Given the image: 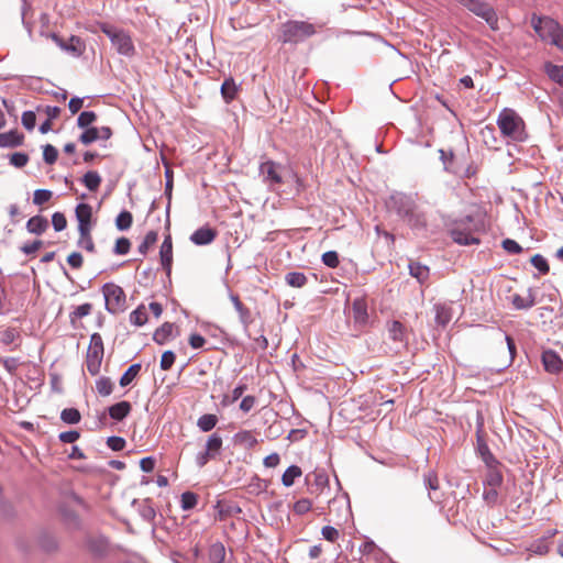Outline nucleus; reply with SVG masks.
I'll return each instance as SVG.
<instances>
[{
    "label": "nucleus",
    "mask_w": 563,
    "mask_h": 563,
    "mask_svg": "<svg viewBox=\"0 0 563 563\" xmlns=\"http://www.w3.org/2000/svg\"><path fill=\"white\" fill-rule=\"evenodd\" d=\"M387 208L397 213L412 230H427V213L410 196L402 192L393 194L387 200Z\"/></svg>",
    "instance_id": "1"
},
{
    "label": "nucleus",
    "mask_w": 563,
    "mask_h": 563,
    "mask_svg": "<svg viewBox=\"0 0 563 563\" xmlns=\"http://www.w3.org/2000/svg\"><path fill=\"white\" fill-rule=\"evenodd\" d=\"M501 135L511 142H523L528 139L523 119L510 108H504L497 118Z\"/></svg>",
    "instance_id": "2"
},
{
    "label": "nucleus",
    "mask_w": 563,
    "mask_h": 563,
    "mask_svg": "<svg viewBox=\"0 0 563 563\" xmlns=\"http://www.w3.org/2000/svg\"><path fill=\"white\" fill-rule=\"evenodd\" d=\"M531 25L542 41L555 45L563 52V29L558 21L533 14Z\"/></svg>",
    "instance_id": "3"
},
{
    "label": "nucleus",
    "mask_w": 563,
    "mask_h": 563,
    "mask_svg": "<svg viewBox=\"0 0 563 563\" xmlns=\"http://www.w3.org/2000/svg\"><path fill=\"white\" fill-rule=\"evenodd\" d=\"M318 25L308 21L289 20L282 24L280 41L283 43L298 44L313 36Z\"/></svg>",
    "instance_id": "4"
},
{
    "label": "nucleus",
    "mask_w": 563,
    "mask_h": 563,
    "mask_svg": "<svg viewBox=\"0 0 563 563\" xmlns=\"http://www.w3.org/2000/svg\"><path fill=\"white\" fill-rule=\"evenodd\" d=\"M462 7L483 19L493 31L499 30L498 15L495 9L482 0H456Z\"/></svg>",
    "instance_id": "5"
},
{
    "label": "nucleus",
    "mask_w": 563,
    "mask_h": 563,
    "mask_svg": "<svg viewBox=\"0 0 563 563\" xmlns=\"http://www.w3.org/2000/svg\"><path fill=\"white\" fill-rule=\"evenodd\" d=\"M476 225L472 217H465L455 221L450 230V235L454 242L461 245L478 244L479 240L474 236Z\"/></svg>",
    "instance_id": "6"
},
{
    "label": "nucleus",
    "mask_w": 563,
    "mask_h": 563,
    "mask_svg": "<svg viewBox=\"0 0 563 563\" xmlns=\"http://www.w3.org/2000/svg\"><path fill=\"white\" fill-rule=\"evenodd\" d=\"M102 294L108 312L115 314L125 310L126 297L120 286L107 283L102 286Z\"/></svg>",
    "instance_id": "7"
},
{
    "label": "nucleus",
    "mask_w": 563,
    "mask_h": 563,
    "mask_svg": "<svg viewBox=\"0 0 563 563\" xmlns=\"http://www.w3.org/2000/svg\"><path fill=\"white\" fill-rule=\"evenodd\" d=\"M104 354L103 341L99 333H93L90 336V343L86 355L87 371L91 375H97L100 372Z\"/></svg>",
    "instance_id": "8"
},
{
    "label": "nucleus",
    "mask_w": 563,
    "mask_h": 563,
    "mask_svg": "<svg viewBox=\"0 0 563 563\" xmlns=\"http://www.w3.org/2000/svg\"><path fill=\"white\" fill-rule=\"evenodd\" d=\"M101 30L110 38L118 53L126 56L133 54L134 46L129 34L111 25H103Z\"/></svg>",
    "instance_id": "9"
},
{
    "label": "nucleus",
    "mask_w": 563,
    "mask_h": 563,
    "mask_svg": "<svg viewBox=\"0 0 563 563\" xmlns=\"http://www.w3.org/2000/svg\"><path fill=\"white\" fill-rule=\"evenodd\" d=\"M280 169L282 166L274 161L267 159L261 163L260 175L268 188L275 189L283 183Z\"/></svg>",
    "instance_id": "10"
},
{
    "label": "nucleus",
    "mask_w": 563,
    "mask_h": 563,
    "mask_svg": "<svg viewBox=\"0 0 563 563\" xmlns=\"http://www.w3.org/2000/svg\"><path fill=\"white\" fill-rule=\"evenodd\" d=\"M76 219L78 221V231L86 233L92 229V208L88 203H78L75 210Z\"/></svg>",
    "instance_id": "11"
},
{
    "label": "nucleus",
    "mask_w": 563,
    "mask_h": 563,
    "mask_svg": "<svg viewBox=\"0 0 563 563\" xmlns=\"http://www.w3.org/2000/svg\"><path fill=\"white\" fill-rule=\"evenodd\" d=\"M544 369L550 374H559L563 369V361L560 355L552 351L547 350L541 356Z\"/></svg>",
    "instance_id": "12"
},
{
    "label": "nucleus",
    "mask_w": 563,
    "mask_h": 563,
    "mask_svg": "<svg viewBox=\"0 0 563 563\" xmlns=\"http://www.w3.org/2000/svg\"><path fill=\"white\" fill-rule=\"evenodd\" d=\"M217 236V231L209 228L202 227L197 229L191 235L190 241L196 245H208L213 242Z\"/></svg>",
    "instance_id": "13"
},
{
    "label": "nucleus",
    "mask_w": 563,
    "mask_h": 563,
    "mask_svg": "<svg viewBox=\"0 0 563 563\" xmlns=\"http://www.w3.org/2000/svg\"><path fill=\"white\" fill-rule=\"evenodd\" d=\"M230 299L234 306V309L239 313V318L244 329L246 330L250 324L253 322L252 313L249 308H246L243 302L240 300L238 295L230 294Z\"/></svg>",
    "instance_id": "14"
},
{
    "label": "nucleus",
    "mask_w": 563,
    "mask_h": 563,
    "mask_svg": "<svg viewBox=\"0 0 563 563\" xmlns=\"http://www.w3.org/2000/svg\"><path fill=\"white\" fill-rule=\"evenodd\" d=\"M353 319L358 324H366L368 321L367 302L364 298H356L352 303Z\"/></svg>",
    "instance_id": "15"
},
{
    "label": "nucleus",
    "mask_w": 563,
    "mask_h": 563,
    "mask_svg": "<svg viewBox=\"0 0 563 563\" xmlns=\"http://www.w3.org/2000/svg\"><path fill=\"white\" fill-rule=\"evenodd\" d=\"M159 257L162 266L169 273L173 262V242L169 234L165 236L161 245Z\"/></svg>",
    "instance_id": "16"
},
{
    "label": "nucleus",
    "mask_w": 563,
    "mask_h": 563,
    "mask_svg": "<svg viewBox=\"0 0 563 563\" xmlns=\"http://www.w3.org/2000/svg\"><path fill=\"white\" fill-rule=\"evenodd\" d=\"M388 335L394 342L400 344H406L407 342L406 328L399 321L395 320L388 324Z\"/></svg>",
    "instance_id": "17"
},
{
    "label": "nucleus",
    "mask_w": 563,
    "mask_h": 563,
    "mask_svg": "<svg viewBox=\"0 0 563 563\" xmlns=\"http://www.w3.org/2000/svg\"><path fill=\"white\" fill-rule=\"evenodd\" d=\"M131 404L129 401L123 400L110 406L108 411L111 419L121 421L131 412Z\"/></svg>",
    "instance_id": "18"
},
{
    "label": "nucleus",
    "mask_w": 563,
    "mask_h": 563,
    "mask_svg": "<svg viewBox=\"0 0 563 563\" xmlns=\"http://www.w3.org/2000/svg\"><path fill=\"white\" fill-rule=\"evenodd\" d=\"M23 142V135L15 130L0 133V147H16Z\"/></svg>",
    "instance_id": "19"
},
{
    "label": "nucleus",
    "mask_w": 563,
    "mask_h": 563,
    "mask_svg": "<svg viewBox=\"0 0 563 563\" xmlns=\"http://www.w3.org/2000/svg\"><path fill=\"white\" fill-rule=\"evenodd\" d=\"M409 274L415 277L420 284H423L428 280L430 271L426 265L420 264L419 262H410L409 263Z\"/></svg>",
    "instance_id": "20"
},
{
    "label": "nucleus",
    "mask_w": 563,
    "mask_h": 563,
    "mask_svg": "<svg viewBox=\"0 0 563 563\" xmlns=\"http://www.w3.org/2000/svg\"><path fill=\"white\" fill-rule=\"evenodd\" d=\"M423 483H424L426 488L429 490L430 500L435 501L437 497L433 495V493H435L440 488L439 478H438V475L435 474V472H433V471L427 472L423 475Z\"/></svg>",
    "instance_id": "21"
},
{
    "label": "nucleus",
    "mask_w": 563,
    "mask_h": 563,
    "mask_svg": "<svg viewBox=\"0 0 563 563\" xmlns=\"http://www.w3.org/2000/svg\"><path fill=\"white\" fill-rule=\"evenodd\" d=\"M47 228L48 221L42 216H34L26 223L27 231L34 234H42Z\"/></svg>",
    "instance_id": "22"
},
{
    "label": "nucleus",
    "mask_w": 563,
    "mask_h": 563,
    "mask_svg": "<svg viewBox=\"0 0 563 563\" xmlns=\"http://www.w3.org/2000/svg\"><path fill=\"white\" fill-rule=\"evenodd\" d=\"M173 331L174 324L165 322L154 332L153 340L158 344H164L173 335Z\"/></svg>",
    "instance_id": "23"
},
{
    "label": "nucleus",
    "mask_w": 563,
    "mask_h": 563,
    "mask_svg": "<svg viewBox=\"0 0 563 563\" xmlns=\"http://www.w3.org/2000/svg\"><path fill=\"white\" fill-rule=\"evenodd\" d=\"M544 71L552 81L563 87V66L545 63Z\"/></svg>",
    "instance_id": "24"
},
{
    "label": "nucleus",
    "mask_w": 563,
    "mask_h": 563,
    "mask_svg": "<svg viewBox=\"0 0 563 563\" xmlns=\"http://www.w3.org/2000/svg\"><path fill=\"white\" fill-rule=\"evenodd\" d=\"M435 322L440 325H446L452 320V309L446 305H435Z\"/></svg>",
    "instance_id": "25"
},
{
    "label": "nucleus",
    "mask_w": 563,
    "mask_h": 563,
    "mask_svg": "<svg viewBox=\"0 0 563 563\" xmlns=\"http://www.w3.org/2000/svg\"><path fill=\"white\" fill-rule=\"evenodd\" d=\"M238 92V86L232 77L227 78L221 85V95L227 102L232 101Z\"/></svg>",
    "instance_id": "26"
},
{
    "label": "nucleus",
    "mask_w": 563,
    "mask_h": 563,
    "mask_svg": "<svg viewBox=\"0 0 563 563\" xmlns=\"http://www.w3.org/2000/svg\"><path fill=\"white\" fill-rule=\"evenodd\" d=\"M222 443V437L214 432L208 438L205 450L209 452L213 457H216L220 454Z\"/></svg>",
    "instance_id": "27"
},
{
    "label": "nucleus",
    "mask_w": 563,
    "mask_h": 563,
    "mask_svg": "<svg viewBox=\"0 0 563 563\" xmlns=\"http://www.w3.org/2000/svg\"><path fill=\"white\" fill-rule=\"evenodd\" d=\"M235 444L251 449L257 444L256 438L249 430H243L234 434Z\"/></svg>",
    "instance_id": "28"
},
{
    "label": "nucleus",
    "mask_w": 563,
    "mask_h": 563,
    "mask_svg": "<svg viewBox=\"0 0 563 563\" xmlns=\"http://www.w3.org/2000/svg\"><path fill=\"white\" fill-rule=\"evenodd\" d=\"M225 560V548L221 542H216L209 548L210 563H223Z\"/></svg>",
    "instance_id": "29"
},
{
    "label": "nucleus",
    "mask_w": 563,
    "mask_h": 563,
    "mask_svg": "<svg viewBox=\"0 0 563 563\" xmlns=\"http://www.w3.org/2000/svg\"><path fill=\"white\" fill-rule=\"evenodd\" d=\"M512 305L516 309L527 310L532 308L536 305V300L531 291H529L528 296L523 297L520 295L512 296Z\"/></svg>",
    "instance_id": "30"
},
{
    "label": "nucleus",
    "mask_w": 563,
    "mask_h": 563,
    "mask_svg": "<svg viewBox=\"0 0 563 563\" xmlns=\"http://www.w3.org/2000/svg\"><path fill=\"white\" fill-rule=\"evenodd\" d=\"M302 475L301 468L297 465L289 466L282 476V483L285 487L294 485L295 479Z\"/></svg>",
    "instance_id": "31"
},
{
    "label": "nucleus",
    "mask_w": 563,
    "mask_h": 563,
    "mask_svg": "<svg viewBox=\"0 0 563 563\" xmlns=\"http://www.w3.org/2000/svg\"><path fill=\"white\" fill-rule=\"evenodd\" d=\"M82 183L90 191H96L101 184V177L96 170H90L84 175Z\"/></svg>",
    "instance_id": "32"
},
{
    "label": "nucleus",
    "mask_w": 563,
    "mask_h": 563,
    "mask_svg": "<svg viewBox=\"0 0 563 563\" xmlns=\"http://www.w3.org/2000/svg\"><path fill=\"white\" fill-rule=\"evenodd\" d=\"M217 423L218 418L212 413L202 415L197 421L198 428L203 432L211 431L217 426Z\"/></svg>",
    "instance_id": "33"
},
{
    "label": "nucleus",
    "mask_w": 563,
    "mask_h": 563,
    "mask_svg": "<svg viewBox=\"0 0 563 563\" xmlns=\"http://www.w3.org/2000/svg\"><path fill=\"white\" fill-rule=\"evenodd\" d=\"M484 483L490 488H497L503 484V475L496 467L490 466Z\"/></svg>",
    "instance_id": "34"
},
{
    "label": "nucleus",
    "mask_w": 563,
    "mask_h": 563,
    "mask_svg": "<svg viewBox=\"0 0 563 563\" xmlns=\"http://www.w3.org/2000/svg\"><path fill=\"white\" fill-rule=\"evenodd\" d=\"M96 390L100 396L107 397L113 390V383L109 377L101 376L96 380Z\"/></svg>",
    "instance_id": "35"
},
{
    "label": "nucleus",
    "mask_w": 563,
    "mask_h": 563,
    "mask_svg": "<svg viewBox=\"0 0 563 563\" xmlns=\"http://www.w3.org/2000/svg\"><path fill=\"white\" fill-rule=\"evenodd\" d=\"M147 321L146 309L143 305L139 306L130 313V322L136 327H142Z\"/></svg>",
    "instance_id": "36"
},
{
    "label": "nucleus",
    "mask_w": 563,
    "mask_h": 563,
    "mask_svg": "<svg viewBox=\"0 0 563 563\" xmlns=\"http://www.w3.org/2000/svg\"><path fill=\"white\" fill-rule=\"evenodd\" d=\"M286 283L296 288H301L307 283V277L303 273L300 272H290L285 276Z\"/></svg>",
    "instance_id": "37"
},
{
    "label": "nucleus",
    "mask_w": 563,
    "mask_h": 563,
    "mask_svg": "<svg viewBox=\"0 0 563 563\" xmlns=\"http://www.w3.org/2000/svg\"><path fill=\"white\" fill-rule=\"evenodd\" d=\"M529 552L538 555H544L549 552L548 538H540L533 541L527 549Z\"/></svg>",
    "instance_id": "38"
},
{
    "label": "nucleus",
    "mask_w": 563,
    "mask_h": 563,
    "mask_svg": "<svg viewBox=\"0 0 563 563\" xmlns=\"http://www.w3.org/2000/svg\"><path fill=\"white\" fill-rule=\"evenodd\" d=\"M141 371V364H132L121 376L120 378V385L122 387H125L130 385L133 379L137 376V374Z\"/></svg>",
    "instance_id": "39"
},
{
    "label": "nucleus",
    "mask_w": 563,
    "mask_h": 563,
    "mask_svg": "<svg viewBox=\"0 0 563 563\" xmlns=\"http://www.w3.org/2000/svg\"><path fill=\"white\" fill-rule=\"evenodd\" d=\"M60 419L68 424H76L80 421L81 415L76 408H66L60 412Z\"/></svg>",
    "instance_id": "40"
},
{
    "label": "nucleus",
    "mask_w": 563,
    "mask_h": 563,
    "mask_svg": "<svg viewBox=\"0 0 563 563\" xmlns=\"http://www.w3.org/2000/svg\"><path fill=\"white\" fill-rule=\"evenodd\" d=\"M132 222H133L132 213L126 210L121 211L115 219V225H117L118 230H120V231H125V230L130 229L132 225Z\"/></svg>",
    "instance_id": "41"
},
{
    "label": "nucleus",
    "mask_w": 563,
    "mask_h": 563,
    "mask_svg": "<svg viewBox=\"0 0 563 563\" xmlns=\"http://www.w3.org/2000/svg\"><path fill=\"white\" fill-rule=\"evenodd\" d=\"M139 511L140 515L147 521H152L156 516L155 509L152 506L150 499H144L139 504Z\"/></svg>",
    "instance_id": "42"
},
{
    "label": "nucleus",
    "mask_w": 563,
    "mask_h": 563,
    "mask_svg": "<svg viewBox=\"0 0 563 563\" xmlns=\"http://www.w3.org/2000/svg\"><path fill=\"white\" fill-rule=\"evenodd\" d=\"M158 234L155 231H150L146 233L143 242L139 245V252L142 255H145L147 251L157 242Z\"/></svg>",
    "instance_id": "43"
},
{
    "label": "nucleus",
    "mask_w": 563,
    "mask_h": 563,
    "mask_svg": "<svg viewBox=\"0 0 563 563\" xmlns=\"http://www.w3.org/2000/svg\"><path fill=\"white\" fill-rule=\"evenodd\" d=\"M198 503L197 495L191 492H185L181 494L180 504L184 510H190L196 507Z\"/></svg>",
    "instance_id": "44"
},
{
    "label": "nucleus",
    "mask_w": 563,
    "mask_h": 563,
    "mask_svg": "<svg viewBox=\"0 0 563 563\" xmlns=\"http://www.w3.org/2000/svg\"><path fill=\"white\" fill-rule=\"evenodd\" d=\"M97 119L93 111H82L77 119V125L81 129L89 128Z\"/></svg>",
    "instance_id": "45"
},
{
    "label": "nucleus",
    "mask_w": 563,
    "mask_h": 563,
    "mask_svg": "<svg viewBox=\"0 0 563 563\" xmlns=\"http://www.w3.org/2000/svg\"><path fill=\"white\" fill-rule=\"evenodd\" d=\"M90 232L91 231H87L86 233L79 232L80 236H79V240H78V245L81 249H85L88 252H93L95 244H93V241H92Z\"/></svg>",
    "instance_id": "46"
},
{
    "label": "nucleus",
    "mask_w": 563,
    "mask_h": 563,
    "mask_svg": "<svg viewBox=\"0 0 563 563\" xmlns=\"http://www.w3.org/2000/svg\"><path fill=\"white\" fill-rule=\"evenodd\" d=\"M53 196V192L48 189H36L33 195V202L41 206L47 202Z\"/></svg>",
    "instance_id": "47"
},
{
    "label": "nucleus",
    "mask_w": 563,
    "mask_h": 563,
    "mask_svg": "<svg viewBox=\"0 0 563 563\" xmlns=\"http://www.w3.org/2000/svg\"><path fill=\"white\" fill-rule=\"evenodd\" d=\"M92 310V305L91 303H82L80 306H78L70 314V319L71 321L74 322L75 319H81L88 314H90Z\"/></svg>",
    "instance_id": "48"
},
{
    "label": "nucleus",
    "mask_w": 563,
    "mask_h": 563,
    "mask_svg": "<svg viewBox=\"0 0 563 563\" xmlns=\"http://www.w3.org/2000/svg\"><path fill=\"white\" fill-rule=\"evenodd\" d=\"M58 152L53 145L46 144L43 147V159L45 161V163L52 165L56 162Z\"/></svg>",
    "instance_id": "49"
},
{
    "label": "nucleus",
    "mask_w": 563,
    "mask_h": 563,
    "mask_svg": "<svg viewBox=\"0 0 563 563\" xmlns=\"http://www.w3.org/2000/svg\"><path fill=\"white\" fill-rule=\"evenodd\" d=\"M312 507V503L308 498H301L294 504L295 514L301 516L307 514Z\"/></svg>",
    "instance_id": "50"
},
{
    "label": "nucleus",
    "mask_w": 563,
    "mask_h": 563,
    "mask_svg": "<svg viewBox=\"0 0 563 563\" xmlns=\"http://www.w3.org/2000/svg\"><path fill=\"white\" fill-rule=\"evenodd\" d=\"M97 140H98L97 128H86L85 131L79 136V141L85 145H89Z\"/></svg>",
    "instance_id": "51"
},
{
    "label": "nucleus",
    "mask_w": 563,
    "mask_h": 563,
    "mask_svg": "<svg viewBox=\"0 0 563 563\" xmlns=\"http://www.w3.org/2000/svg\"><path fill=\"white\" fill-rule=\"evenodd\" d=\"M531 264L541 273V274H547L550 269L549 267V264L547 262V260L540 255V254H536L532 256L531 258Z\"/></svg>",
    "instance_id": "52"
},
{
    "label": "nucleus",
    "mask_w": 563,
    "mask_h": 563,
    "mask_svg": "<svg viewBox=\"0 0 563 563\" xmlns=\"http://www.w3.org/2000/svg\"><path fill=\"white\" fill-rule=\"evenodd\" d=\"M322 262L330 268H335L339 265V255L335 251H328L322 255Z\"/></svg>",
    "instance_id": "53"
},
{
    "label": "nucleus",
    "mask_w": 563,
    "mask_h": 563,
    "mask_svg": "<svg viewBox=\"0 0 563 563\" xmlns=\"http://www.w3.org/2000/svg\"><path fill=\"white\" fill-rule=\"evenodd\" d=\"M52 224L54 227V230L59 232L66 229L67 220L62 212H55L52 216Z\"/></svg>",
    "instance_id": "54"
},
{
    "label": "nucleus",
    "mask_w": 563,
    "mask_h": 563,
    "mask_svg": "<svg viewBox=\"0 0 563 563\" xmlns=\"http://www.w3.org/2000/svg\"><path fill=\"white\" fill-rule=\"evenodd\" d=\"M130 246H131V243H130L129 239L120 238L117 240L113 251L118 255H125L129 253Z\"/></svg>",
    "instance_id": "55"
},
{
    "label": "nucleus",
    "mask_w": 563,
    "mask_h": 563,
    "mask_svg": "<svg viewBox=\"0 0 563 563\" xmlns=\"http://www.w3.org/2000/svg\"><path fill=\"white\" fill-rule=\"evenodd\" d=\"M21 121L26 130L32 131L35 126L36 115L33 111H24Z\"/></svg>",
    "instance_id": "56"
},
{
    "label": "nucleus",
    "mask_w": 563,
    "mask_h": 563,
    "mask_svg": "<svg viewBox=\"0 0 563 563\" xmlns=\"http://www.w3.org/2000/svg\"><path fill=\"white\" fill-rule=\"evenodd\" d=\"M175 353L173 351H166L163 353L161 358V368L163 371H168L172 368L174 362H175Z\"/></svg>",
    "instance_id": "57"
},
{
    "label": "nucleus",
    "mask_w": 563,
    "mask_h": 563,
    "mask_svg": "<svg viewBox=\"0 0 563 563\" xmlns=\"http://www.w3.org/2000/svg\"><path fill=\"white\" fill-rule=\"evenodd\" d=\"M321 534L325 540L330 542H335L340 536L338 529L332 526H324L321 530Z\"/></svg>",
    "instance_id": "58"
},
{
    "label": "nucleus",
    "mask_w": 563,
    "mask_h": 563,
    "mask_svg": "<svg viewBox=\"0 0 563 563\" xmlns=\"http://www.w3.org/2000/svg\"><path fill=\"white\" fill-rule=\"evenodd\" d=\"M27 162H29V157L24 153H13L10 156L11 165H13L14 167H18V168L25 166L27 164Z\"/></svg>",
    "instance_id": "59"
},
{
    "label": "nucleus",
    "mask_w": 563,
    "mask_h": 563,
    "mask_svg": "<svg viewBox=\"0 0 563 563\" xmlns=\"http://www.w3.org/2000/svg\"><path fill=\"white\" fill-rule=\"evenodd\" d=\"M42 241L40 240H35L31 243H25L23 244L20 250L25 254V255H33L35 254L38 249L42 246Z\"/></svg>",
    "instance_id": "60"
},
{
    "label": "nucleus",
    "mask_w": 563,
    "mask_h": 563,
    "mask_svg": "<svg viewBox=\"0 0 563 563\" xmlns=\"http://www.w3.org/2000/svg\"><path fill=\"white\" fill-rule=\"evenodd\" d=\"M80 437V433L75 430L65 431L59 433L58 439L63 443H74L76 442Z\"/></svg>",
    "instance_id": "61"
},
{
    "label": "nucleus",
    "mask_w": 563,
    "mask_h": 563,
    "mask_svg": "<svg viewBox=\"0 0 563 563\" xmlns=\"http://www.w3.org/2000/svg\"><path fill=\"white\" fill-rule=\"evenodd\" d=\"M107 444L113 451H121L125 446V440L121 437H110L107 440Z\"/></svg>",
    "instance_id": "62"
},
{
    "label": "nucleus",
    "mask_w": 563,
    "mask_h": 563,
    "mask_svg": "<svg viewBox=\"0 0 563 563\" xmlns=\"http://www.w3.org/2000/svg\"><path fill=\"white\" fill-rule=\"evenodd\" d=\"M503 247L505 251L511 254H519L522 251V247L511 239H506L503 241Z\"/></svg>",
    "instance_id": "63"
},
{
    "label": "nucleus",
    "mask_w": 563,
    "mask_h": 563,
    "mask_svg": "<svg viewBox=\"0 0 563 563\" xmlns=\"http://www.w3.org/2000/svg\"><path fill=\"white\" fill-rule=\"evenodd\" d=\"M67 46L69 49H65L66 52H70L74 55H80L81 48H80V40L77 36H71L69 38V42L67 43Z\"/></svg>",
    "instance_id": "64"
}]
</instances>
